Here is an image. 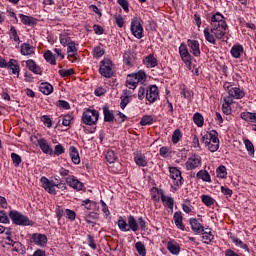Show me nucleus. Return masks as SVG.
Masks as SVG:
<instances>
[{
	"instance_id": "1",
	"label": "nucleus",
	"mask_w": 256,
	"mask_h": 256,
	"mask_svg": "<svg viewBox=\"0 0 256 256\" xmlns=\"http://www.w3.org/2000/svg\"><path fill=\"white\" fill-rule=\"evenodd\" d=\"M227 29L229 26H227L225 16L219 12L215 13L211 16L210 28L206 27L203 31L204 37L211 45H217V39H223L227 35Z\"/></svg>"
},
{
	"instance_id": "2",
	"label": "nucleus",
	"mask_w": 256,
	"mask_h": 256,
	"mask_svg": "<svg viewBox=\"0 0 256 256\" xmlns=\"http://www.w3.org/2000/svg\"><path fill=\"white\" fill-rule=\"evenodd\" d=\"M40 182L42 183L43 189H45V191H47V193H49L50 195H57V190L55 189V187H57V189H61V191H66L67 189V185L63 181H60L57 184L55 183V181L49 180L45 176L40 179Z\"/></svg>"
},
{
	"instance_id": "3",
	"label": "nucleus",
	"mask_w": 256,
	"mask_h": 256,
	"mask_svg": "<svg viewBox=\"0 0 256 256\" xmlns=\"http://www.w3.org/2000/svg\"><path fill=\"white\" fill-rule=\"evenodd\" d=\"M146 79L147 75L143 70L129 74L126 79V87H128V89H137V85H139V83H145Z\"/></svg>"
},
{
	"instance_id": "4",
	"label": "nucleus",
	"mask_w": 256,
	"mask_h": 256,
	"mask_svg": "<svg viewBox=\"0 0 256 256\" xmlns=\"http://www.w3.org/2000/svg\"><path fill=\"white\" fill-rule=\"evenodd\" d=\"M9 217L14 225H20L22 227H33V221H31L29 217L21 214L19 211L11 210L9 212Z\"/></svg>"
},
{
	"instance_id": "5",
	"label": "nucleus",
	"mask_w": 256,
	"mask_h": 256,
	"mask_svg": "<svg viewBox=\"0 0 256 256\" xmlns=\"http://www.w3.org/2000/svg\"><path fill=\"white\" fill-rule=\"evenodd\" d=\"M99 73L102 75V77L111 79V77H113L115 74V65L113 64V61L107 58L103 59L100 62Z\"/></svg>"
},
{
	"instance_id": "6",
	"label": "nucleus",
	"mask_w": 256,
	"mask_h": 256,
	"mask_svg": "<svg viewBox=\"0 0 256 256\" xmlns=\"http://www.w3.org/2000/svg\"><path fill=\"white\" fill-rule=\"evenodd\" d=\"M139 228L142 230H145L147 228V222L143 219V217H140L135 219V216L130 215L128 217V231H133L134 233L139 231Z\"/></svg>"
},
{
	"instance_id": "7",
	"label": "nucleus",
	"mask_w": 256,
	"mask_h": 256,
	"mask_svg": "<svg viewBox=\"0 0 256 256\" xmlns=\"http://www.w3.org/2000/svg\"><path fill=\"white\" fill-rule=\"evenodd\" d=\"M97 121H99V111L87 109L83 112L82 122L84 125H96Z\"/></svg>"
},
{
	"instance_id": "8",
	"label": "nucleus",
	"mask_w": 256,
	"mask_h": 256,
	"mask_svg": "<svg viewBox=\"0 0 256 256\" xmlns=\"http://www.w3.org/2000/svg\"><path fill=\"white\" fill-rule=\"evenodd\" d=\"M224 89L228 93L226 97H230V99H243L245 97V90L239 87H233L230 83L224 84Z\"/></svg>"
},
{
	"instance_id": "9",
	"label": "nucleus",
	"mask_w": 256,
	"mask_h": 256,
	"mask_svg": "<svg viewBox=\"0 0 256 256\" xmlns=\"http://www.w3.org/2000/svg\"><path fill=\"white\" fill-rule=\"evenodd\" d=\"M130 31L136 39H143V25H141V19L137 17L132 18Z\"/></svg>"
},
{
	"instance_id": "10",
	"label": "nucleus",
	"mask_w": 256,
	"mask_h": 256,
	"mask_svg": "<svg viewBox=\"0 0 256 256\" xmlns=\"http://www.w3.org/2000/svg\"><path fill=\"white\" fill-rule=\"evenodd\" d=\"M179 55L183 63L186 65V67H188V69H191V54L189 53V49L187 48L186 43L180 44Z\"/></svg>"
},
{
	"instance_id": "11",
	"label": "nucleus",
	"mask_w": 256,
	"mask_h": 256,
	"mask_svg": "<svg viewBox=\"0 0 256 256\" xmlns=\"http://www.w3.org/2000/svg\"><path fill=\"white\" fill-rule=\"evenodd\" d=\"M200 165H201V157L197 153L192 154L186 161L187 171H193V169H199Z\"/></svg>"
},
{
	"instance_id": "12",
	"label": "nucleus",
	"mask_w": 256,
	"mask_h": 256,
	"mask_svg": "<svg viewBox=\"0 0 256 256\" xmlns=\"http://www.w3.org/2000/svg\"><path fill=\"white\" fill-rule=\"evenodd\" d=\"M170 177L173 179V184L176 187H181L183 185V176H181V170L177 169V167H170Z\"/></svg>"
},
{
	"instance_id": "13",
	"label": "nucleus",
	"mask_w": 256,
	"mask_h": 256,
	"mask_svg": "<svg viewBox=\"0 0 256 256\" xmlns=\"http://www.w3.org/2000/svg\"><path fill=\"white\" fill-rule=\"evenodd\" d=\"M65 181L67 185H69V187H72V189H74L75 191H83V189L85 188V185L75 176H68Z\"/></svg>"
},
{
	"instance_id": "14",
	"label": "nucleus",
	"mask_w": 256,
	"mask_h": 256,
	"mask_svg": "<svg viewBox=\"0 0 256 256\" xmlns=\"http://www.w3.org/2000/svg\"><path fill=\"white\" fill-rule=\"evenodd\" d=\"M31 241L38 247H47V235L41 233H33Z\"/></svg>"
},
{
	"instance_id": "15",
	"label": "nucleus",
	"mask_w": 256,
	"mask_h": 256,
	"mask_svg": "<svg viewBox=\"0 0 256 256\" xmlns=\"http://www.w3.org/2000/svg\"><path fill=\"white\" fill-rule=\"evenodd\" d=\"M146 99L149 103H155L159 99V88L157 85H152L146 91Z\"/></svg>"
},
{
	"instance_id": "16",
	"label": "nucleus",
	"mask_w": 256,
	"mask_h": 256,
	"mask_svg": "<svg viewBox=\"0 0 256 256\" xmlns=\"http://www.w3.org/2000/svg\"><path fill=\"white\" fill-rule=\"evenodd\" d=\"M6 69H8V71H12L11 74L16 75L17 77H19V73H21V66L19 65V61L16 59H10Z\"/></svg>"
},
{
	"instance_id": "17",
	"label": "nucleus",
	"mask_w": 256,
	"mask_h": 256,
	"mask_svg": "<svg viewBox=\"0 0 256 256\" xmlns=\"http://www.w3.org/2000/svg\"><path fill=\"white\" fill-rule=\"evenodd\" d=\"M12 231L11 228L6 229L5 235H6V240L4 241L5 245H10L13 248V251H15L16 253H19V245H21V243L19 242H15L13 241V239H11V235H12Z\"/></svg>"
},
{
	"instance_id": "18",
	"label": "nucleus",
	"mask_w": 256,
	"mask_h": 256,
	"mask_svg": "<svg viewBox=\"0 0 256 256\" xmlns=\"http://www.w3.org/2000/svg\"><path fill=\"white\" fill-rule=\"evenodd\" d=\"M161 201L165 209L168 210V213H173V205H175V200L173 199V197L162 194Z\"/></svg>"
},
{
	"instance_id": "19",
	"label": "nucleus",
	"mask_w": 256,
	"mask_h": 256,
	"mask_svg": "<svg viewBox=\"0 0 256 256\" xmlns=\"http://www.w3.org/2000/svg\"><path fill=\"white\" fill-rule=\"evenodd\" d=\"M38 146L46 155H53V148L44 138L38 139Z\"/></svg>"
},
{
	"instance_id": "20",
	"label": "nucleus",
	"mask_w": 256,
	"mask_h": 256,
	"mask_svg": "<svg viewBox=\"0 0 256 256\" xmlns=\"http://www.w3.org/2000/svg\"><path fill=\"white\" fill-rule=\"evenodd\" d=\"M187 45L188 47H190L194 57H199V55H201V49L199 48V41L189 39L187 41Z\"/></svg>"
},
{
	"instance_id": "21",
	"label": "nucleus",
	"mask_w": 256,
	"mask_h": 256,
	"mask_svg": "<svg viewBox=\"0 0 256 256\" xmlns=\"http://www.w3.org/2000/svg\"><path fill=\"white\" fill-rule=\"evenodd\" d=\"M167 249L172 255H179L181 253V246L175 240L167 243Z\"/></svg>"
},
{
	"instance_id": "22",
	"label": "nucleus",
	"mask_w": 256,
	"mask_h": 256,
	"mask_svg": "<svg viewBox=\"0 0 256 256\" xmlns=\"http://www.w3.org/2000/svg\"><path fill=\"white\" fill-rule=\"evenodd\" d=\"M189 222L191 225V229L192 231H194V233H203V231H205V227H203L201 223H199V220H197V218H190Z\"/></svg>"
},
{
	"instance_id": "23",
	"label": "nucleus",
	"mask_w": 256,
	"mask_h": 256,
	"mask_svg": "<svg viewBox=\"0 0 256 256\" xmlns=\"http://www.w3.org/2000/svg\"><path fill=\"white\" fill-rule=\"evenodd\" d=\"M231 105H233V99L231 97H224L222 111L225 115H231Z\"/></svg>"
},
{
	"instance_id": "24",
	"label": "nucleus",
	"mask_w": 256,
	"mask_h": 256,
	"mask_svg": "<svg viewBox=\"0 0 256 256\" xmlns=\"http://www.w3.org/2000/svg\"><path fill=\"white\" fill-rule=\"evenodd\" d=\"M26 67L29 69V71H32V73H35V75H41L43 73V70H41V67L37 65L33 60H27L26 61Z\"/></svg>"
},
{
	"instance_id": "25",
	"label": "nucleus",
	"mask_w": 256,
	"mask_h": 256,
	"mask_svg": "<svg viewBox=\"0 0 256 256\" xmlns=\"http://www.w3.org/2000/svg\"><path fill=\"white\" fill-rule=\"evenodd\" d=\"M21 55L24 56H30L35 54V47L31 46L29 43H23L21 44V49H20Z\"/></svg>"
},
{
	"instance_id": "26",
	"label": "nucleus",
	"mask_w": 256,
	"mask_h": 256,
	"mask_svg": "<svg viewBox=\"0 0 256 256\" xmlns=\"http://www.w3.org/2000/svg\"><path fill=\"white\" fill-rule=\"evenodd\" d=\"M173 219L176 227L180 229V231H184L185 225L183 224V214L180 211L175 212Z\"/></svg>"
},
{
	"instance_id": "27",
	"label": "nucleus",
	"mask_w": 256,
	"mask_h": 256,
	"mask_svg": "<svg viewBox=\"0 0 256 256\" xmlns=\"http://www.w3.org/2000/svg\"><path fill=\"white\" fill-rule=\"evenodd\" d=\"M120 99H121L120 107L121 109H125V107H127V105H129L131 101V93L129 92V90H123L122 96L120 97Z\"/></svg>"
},
{
	"instance_id": "28",
	"label": "nucleus",
	"mask_w": 256,
	"mask_h": 256,
	"mask_svg": "<svg viewBox=\"0 0 256 256\" xmlns=\"http://www.w3.org/2000/svg\"><path fill=\"white\" fill-rule=\"evenodd\" d=\"M69 151L72 163H74V165H79V163H81V157H79V150H77L75 146H70Z\"/></svg>"
},
{
	"instance_id": "29",
	"label": "nucleus",
	"mask_w": 256,
	"mask_h": 256,
	"mask_svg": "<svg viewBox=\"0 0 256 256\" xmlns=\"http://www.w3.org/2000/svg\"><path fill=\"white\" fill-rule=\"evenodd\" d=\"M240 117L248 123H256V112H242Z\"/></svg>"
},
{
	"instance_id": "30",
	"label": "nucleus",
	"mask_w": 256,
	"mask_h": 256,
	"mask_svg": "<svg viewBox=\"0 0 256 256\" xmlns=\"http://www.w3.org/2000/svg\"><path fill=\"white\" fill-rule=\"evenodd\" d=\"M103 113H104V121L106 123H113V121H115V115L113 114V111L109 110L107 106L103 107Z\"/></svg>"
},
{
	"instance_id": "31",
	"label": "nucleus",
	"mask_w": 256,
	"mask_h": 256,
	"mask_svg": "<svg viewBox=\"0 0 256 256\" xmlns=\"http://www.w3.org/2000/svg\"><path fill=\"white\" fill-rule=\"evenodd\" d=\"M124 64L127 67H133V65H135V55H133V53L131 52H126L124 53Z\"/></svg>"
},
{
	"instance_id": "32",
	"label": "nucleus",
	"mask_w": 256,
	"mask_h": 256,
	"mask_svg": "<svg viewBox=\"0 0 256 256\" xmlns=\"http://www.w3.org/2000/svg\"><path fill=\"white\" fill-rule=\"evenodd\" d=\"M60 43L63 45V47H67L69 43H72L73 41L71 40V34L69 32H62L59 36Z\"/></svg>"
},
{
	"instance_id": "33",
	"label": "nucleus",
	"mask_w": 256,
	"mask_h": 256,
	"mask_svg": "<svg viewBox=\"0 0 256 256\" xmlns=\"http://www.w3.org/2000/svg\"><path fill=\"white\" fill-rule=\"evenodd\" d=\"M40 92L43 93V95H51V93H53V85H51L49 82L41 83Z\"/></svg>"
},
{
	"instance_id": "34",
	"label": "nucleus",
	"mask_w": 256,
	"mask_h": 256,
	"mask_svg": "<svg viewBox=\"0 0 256 256\" xmlns=\"http://www.w3.org/2000/svg\"><path fill=\"white\" fill-rule=\"evenodd\" d=\"M134 161L138 167H147V157L141 153H137L134 157Z\"/></svg>"
},
{
	"instance_id": "35",
	"label": "nucleus",
	"mask_w": 256,
	"mask_h": 256,
	"mask_svg": "<svg viewBox=\"0 0 256 256\" xmlns=\"http://www.w3.org/2000/svg\"><path fill=\"white\" fill-rule=\"evenodd\" d=\"M196 177L198 179H201L202 181H205L206 183H211V175L209 174V172H207V170L198 171Z\"/></svg>"
},
{
	"instance_id": "36",
	"label": "nucleus",
	"mask_w": 256,
	"mask_h": 256,
	"mask_svg": "<svg viewBox=\"0 0 256 256\" xmlns=\"http://www.w3.org/2000/svg\"><path fill=\"white\" fill-rule=\"evenodd\" d=\"M230 53L232 57H234V59H239V57H241V54L243 53V47L241 45H234L231 48Z\"/></svg>"
},
{
	"instance_id": "37",
	"label": "nucleus",
	"mask_w": 256,
	"mask_h": 256,
	"mask_svg": "<svg viewBox=\"0 0 256 256\" xmlns=\"http://www.w3.org/2000/svg\"><path fill=\"white\" fill-rule=\"evenodd\" d=\"M8 35L10 39H13L18 45L19 43H21V39L19 38V34H17V29L15 28V26L10 27Z\"/></svg>"
},
{
	"instance_id": "38",
	"label": "nucleus",
	"mask_w": 256,
	"mask_h": 256,
	"mask_svg": "<svg viewBox=\"0 0 256 256\" xmlns=\"http://www.w3.org/2000/svg\"><path fill=\"white\" fill-rule=\"evenodd\" d=\"M44 59L47 61V63H50V65H57V60L55 59V56L51 50H47L44 53Z\"/></svg>"
},
{
	"instance_id": "39",
	"label": "nucleus",
	"mask_w": 256,
	"mask_h": 256,
	"mask_svg": "<svg viewBox=\"0 0 256 256\" xmlns=\"http://www.w3.org/2000/svg\"><path fill=\"white\" fill-rule=\"evenodd\" d=\"M144 62L146 67H150V68L157 67V58H155L153 54H150L149 56H147Z\"/></svg>"
},
{
	"instance_id": "40",
	"label": "nucleus",
	"mask_w": 256,
	"mask_h": 256,
	"mask_svg": "<svg viewBox=\"0 0 256 256\" xmlns=\"http://www.w3.org/2000/svg\"><path fill=\"white\" fill-rule=\"evenodd\" d=\"M135 249L140 256L147 255V249L145 248V244L143 242L139 241L135 243Z\"/></svg>"
},
{
	"instance_id": "41",
	"label": "nucleus",
	"mask_w": 256,
	"mask_h": 256,
	"mask_svg": "<svg viewBox=\"0 0 256 256\" xmlns=\"http://www.w3.org/2000/svg\"><path fill=\"white\" fill-rule=\"evenodd\" d=\"M231 241L236 245V247H240V249H244V251H249V246L243 243L239 238L232 236Z\"/></svg>"
},
{
	"instance_id": "42",
	"label": "nucleus",
	"mask_w": 256,
	"mask_h": 256,
	"mask_svg": "<svg viewBox=\"0 0 256 256\" xmlns=\"http://www.w3.org/2000/svg\"><path fill=\"white\" fill-rule=\"evenodd\" d=\"M68 57H75L77 55V47L75 46V41L70 42L68 45H66Z\"/></svg>"
},
{
	"instance_id": "43",
	"label": "nucleus",
	"mask_w": 256,
	"mask_h": 256,
	"mask_svg": "<svg viewBox=\"0 0 256 256\" xmlns=\"http://www.w3.org/2000/svg\"><path fill=\"white\" fill-rule=\"evenodd\" d=\"M117 225L120 229V231H123L124 233H127L129 231V224L126 220L122 219L121 217L117 221Z\"/></svg>"
},
{
	"instance_id": "44",
	"label": "nucleus",
	"mask_w": 256,
	"mask_h": 256,
	"mask_svg": "<svg viewBox=\"0 0 256 256\" xmlns=\"http://www.w3.org/2000/svg\"><path fill=\"white\" fill-rule=\"evenodd\" d=\"M216 174L219 179H227V168L223 165L216 169Z\"/></svg>"
},
{
	"instance_id": "45",
	"label": "nucleus",
	"mask_w": 256,
	"mask_h": 256,
	"mask_svg": "<svg viewBox=\"0 0 256 256\" xmlns=\"http://www.w3.org/2000/svg\"><path fill=\"white\" fill-rule=\"evenodd\" d=\"M201 199H202V203H204V205H206V207H211V206L215 205V199H213L209 195H202Z\"/></svg>"
},
{
	"instance_id": "46",
	"label": "nucleus",
	"mask_w": 256,
	"mask_h": 256,
	"mask_svg": "<svg viewBox=\"0 0 256 256\" xmlns=\"http://www.w3.org/2000/svg\"><path fill=\"white\" fill-rule=\"evenodd\" d=\"M214 239H215V236L213 235V233L211 232L202 233V240H203V243H205L206 245H209V243H211Z\"/></svg>"
},
{
	"instance_id": "47",
	"label": "nucleus",
	"mask_w": 256,
	"mask_h": 256,
	"mask_svg": "<svg viewBox=\"0 0 256 256\" xmlns=\"http://www.w3.org/2000/svg\"><path fill=\"white\" fill-rule=\"evenodd\" d=\"M193 121H194L195 125H197V127H203L204 119H203V115H201V113H199V112L195 113L193 116Z\"/></svg>"
},
{
	"instance_id": "48",
	"label": "nucleus",
	"mask_w": 256,
	"mask_h": 256,
	"mask_svg": "<svg viewBox=\"0 0 256 256\" xmlns=\"http://www.w3.org/2000/svg\"><path fill=\"white\" fill-rule=\"evenodd\" d=\"M105 158L108 163H115V161H117V155H115V151L113 150H108Z\"/></svg>"
},
{
	"instance_id": "49",
	"label": "nucleus",
	"mask_w": 256,
	"mask_h": 256,
	"mask_svg": "<svg viewBox=\"0 0 256 256\" xmlns=\"http://www.w3.org/2000/svg\"><path fill=\"white\" fill-rule=\"evenodd\" d=\"M244 145H245L249 155H255V146L253 145V142H251V140L245 139Z\"/></svg>"
},
{
	"instance_id": "50",
	"label": "nucleus",
	"mask_w": 256,
	"mask_h": 256,
	"mask_svg": "<svg viewBox=\"0 0 256 256\" xmlns=\"http://www.w3.org/2000/svg\"><path fill=\"white\" fill-rule=\"evenodd\" d=\"M140 125H142V127H145L146 125H153V116H143L140 120Z\"/></svg>"
},
{
	"instance_id": "51",
	"label": "nucleus",
	"mask_w": 256,
	"mask_h": 256,
	"mask_svg": "<svg viewBox=\"0 0 256 256\" xmlns=\"http://www.w3.org/2000/svg\"><path fill=\"white\" fill-rule=\"evenodd\" d=\"M181 137H183V134L181 133V130L176 129V130L173 132V135H172V143H173L174 145H177V143H179Z\"/></svg>"
},
{
	"instance_id": "52",
	"label": "nucleus",
	"mask_w": 256,
	"mask_h": 256,
	"mask_svg": "<svg viewBox=\"0 0 256 256\" xmlns=\"http://www.w3.org/2000/svg\"><path fill=\"white\" fill-rule=\"evenodd\" d=\"M208 134L210 137V143L219 144V133H217L215 130H211Z\"/></svg>"
},
{
	"instance_id": "53",
	"label": "nucleus",
	"mask_w": 256,
	"mask_h": 256,
	"mask_svg": "<svg viewBox=\"0 0 256 256\" xmlns=\"http://www.w3.org/2000/svg\"><path fill=\"white\" fill-rule=\"evenodd\" d=\"M93 55L96 58H100L103 57L105 55V50L103 48H101V46H96L93 49Z\"/></svg>"
},
{
	"instance_id": "54",
	"label": "nucleus",
	"mask_w": 256,
	"mask_h": 256,
	"mask_svg": "<svg viewBox=\"0 0 256 256\" xmlns=\"http://www.w3.org/2000/svg\"><path fill=\"white\" fill-rule=\"evenodd\" d=\"M11 159H12L14 167H19V165H21V162L23 161L21 159V156H19L17 153H12Z\"/></svg>"
},
{
	"instance_id": "55",
	"label": "nucleus",
	"mask_w": 256,
	"mask_h": 256,
	"mask_svg": "<svg viewBox=\"0 0 256 256\" xmlns=\"http://www.w3.org/2000/svg\"><path fill=\"white\" fill-rule=\"evenodd\" d=\"M65 215H66V219H69V221H75V219L77 217V214L75 213V211H73L71 209H66Z\"/></svg>"
},
{
	"instance_id": "56",
	"label": "nucleus",
	"mask_w": 256,
	"mask_h": 256,
	"mask_svg": "<svg viewBox=\"0 0 256 256\" xmlns=\"http://www.w3.org/2000/svg\"><path fill=\"white\" fill-rule=\"evenodd\" d=\"M71 121H73V116L67 114L62 118V125L64 127H69L71 125Z\"/></svg>"
},
{
	"instance_id": "57",
	"label": "nucleus",
	"mask_w": 256,
	"mask_h": 256,
	"mask_svg": "<svg viewBox=\"0 0 256 256\" xmlns=\"http://www.w3.org/2000/svg\"><path fill=\"white\" fill-rule=\"evenodd\" d=\"M54 155H57V157H59V155H63V153H65V147H63V145L58 144L54 147Z\"/></svg>"
},
{
	"instance_id": "58",
	"label": "nucleus",
	"mask_w": 256,
	"mask_h": 256,
	"mask_svg": "<svg viewBox=\"0 0 256 256\" xmlns=\"http://www.w3.org/2000/svg\"><path fill=\"white\" fill-rule=\"evenodd\" d=\"M23 25H31V23H33V18L29 17V16H25L23 14L19 15Z\"/></svg>"
},
{
	"instance_id": "59",
	"label": "nucleus",
	"mask_w": 256,
	"mask_h": 256,
	"mask_svg": "<svg viewBox=\"0 0 256 256\" xmlns=\"http://www.w3.org/2000/svg\"><path fill=\"white\" fill-rule=\"evenodd\" d=\"M117 3L126 13H129V2L127 0H117Z\"/></svg>"
},
{
	"instance_id": "60",
	"label": "nucleus",
	"mask_w": 256,
	"mask_h": 256,
	"mask_svg": "<svg viewBox=\"0 0 256 256\" xmlns=\"http://www.w3.org/2000/svg\"><path fill=\"white\" fill-rule=\"evenodd\" d=\"M57 107H59L60 109H71V105H69V102L65 101V100H59L56 103Z\"/></svg>"
},
{
	"instance_id": "61",
	"label": "nucleus",
	"mask_w": 256,
	"mask_h": 256,
	"mask_svg": "<svg viewBox=\"0 0 256 256\" xmlns=\"http://www.w3.org/2000/svg\"><path fill=\"white\" fill-rule=\"evenodd\" d=\"M116 25L121 29L123 25H125V20L123 19V16L117 15L114 17Z\"/></svg>"
},
{
	"instance_id": "62",
	"label": "nucleus",
	"mask_w": 256,
	"mask_h": 256,
	"mask_svg": "<svg viewBox=\"0 0 256 256\" xmlns=\"http://www.w3.org/2000/svg\"><path fill=\"white\" fill-rule=\"evenodd\" d=\"M75 71L73 69H68V70H59V75L61 77H71Z\"/></svg>"
},
{
	"instance_id": "63",
	"label": "nucleus",
	"mask_w": 256,
	"mask_h": 256,
	"mask_svg": "<svg viewBox=\"0 0 256 256\" xmlns=\"http://www.w3.org/2000/svg\"><path fill=\"white\" fill-rule=\"evenodd\" d=\"M87 241H88L89 247H91V249L95 251V249H97V244L95 243V239L93 238V236L88 235Z\"/></svg>"
},
{
	"instance_id": "64",
	"label": "nucleus",
	"mask_w": 256,
	"mask_h": 256,
	"mask_svg": "<svg viewBox=\"0 0 256 256\" xmlns=\"http://www.w3.org/2000/svg\"><path fill=\"white\" fill-rule=\"evenodd\" d=\"M145 97H147V90L143 87H140L138 91V99L143 101Z\"/></svg>"
}]
</instances>
